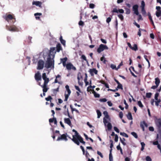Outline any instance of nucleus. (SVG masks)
Instances as JSON below:
<instances>
[{
    "label": "nucleus",
    "instance_id": "nucleus-1",
    "mask_svg": "<svg viewBox=\"0 0 161 161\" xmlns=\"http://www.w3.org/2000/svg\"><path fill=\"white\" fill-rule=\"evenodd\" d=\"M75 135H73V138L71 140L76 144L78 145H79L80 142L84 145H85V142L83 141V138L81 136L79 135L78 132L76 131Z\"/></svg>",
    "mask_w": 161,
    "mask_h": 161
},
{
    "label": "nucleus",
    "instance_id": "nucleus-2",
    "mask_svg": "<svg viewBox=\"0 0 161 161\" xmlns=\"http://www.w3.org/2000/svg\"><path fill=\"white\" fill-rule=\"evenodd\" d=\"M54 62L53 58L51 57H48L45 64V67L47 69H49L52 66V67L53 68L54 67Z\"/></svg>",
    "mask_w": 161,
    "mask_h": 161
},
{
    "label": "nucleus",
    "instance_id": "nucleus-3",
    "mask_svg": "<svg viewBox=\"0 0 161 161\" xmlns=\"http://www.w3.org/2000/svg\"><path fill=\"white\" fill-rule=\"evenodd\" d=\"M108 49V47L106 45L103 44H101L99 45V47L97 48V51L98 53H100L104 50Z\"/></svg>",
    "mask_w": 161,
    "mask_h": 161
},
{
    "label": "nucleus",
    "instance_id": "nucleus-4",
    "mask_svg": "<svg viewBox=\"0 0 161 161\" xmlns=\"http://www.w3.org/2000/svg\"><path fill=\"white\" fill-rule=\"evenodd\" d=\"M155 124L158 131L161 130V119H156L155 120Z\"/></svg>",
    "mask_w": 161,
    "mask_h": 161
},
{
    "label": "nucleus",
    "instance_id": "nucleus-5",
    "mask_svg": "<svg viewBox=\"0 0 161 161\" xmlns=\"http://www.w3.org/2000/svg\"><path fill=\"white\" fill-rule=\"evenodd\" d=\"M56 52V51L55 50V47H51L48 57H51L53 58H54Z\"/></svg>",
    "mask_w": 161,
    "mask_h": 161
},
{
    "label": "nucleus",
    "instance_id": "nucleus-6",
    "mask_svg": "<svg viewBox=\"0 0 161 161\" xmlns=\"http://www.w3.org/2000/svg\"><path fill=\"white\" fill-rule=\"evenodd\" d=\"M6 29L7 30L11 31H18V28L14 25L10 26L7 25Z\"/></svg>",
    "mask_w": 161,
    "mask_h": 161
},
{
    "label": "nucleus",
    "instance_id": "nucleus-7",
    "mask_svg": "<svg viewBox=\"0 0 161 161\" xmlns=\"http://www.w3.org/2000/svg\"><path fill=\"white\" fill-rule=\"evenodd\" d=\"M44 65V61L41 59L39 60L37 63V69L39 70L42 69L43 68Z\"/></svg>",
    "mask_w": 161,
    "mask_h": 161
},
{
    "label": "nucleus",
    "instance_id": "nucleus-8",
    "mask_svg": "<svg viewBox=\"0 0 161 161\" xmlns=\"http://www.w3.org/2000/svg\"><path fill=\"white\" fill-rule=\"evenodd\" d=\"M3 18L8 22L9 20L14 19L15 20V19L14 17V16L11 14H8L3 17Z\"/></svg>",
    "mask_w": 161,
    "mask_h": 161
},
{
    "label": "nucleus",
    "instance_id": "nucleus-9",
    "mask_svg": "<svg viewBox=\"0 0 161 161\" xmlns=\"http://www.w3.org/2000/svg\"><path fill=\"white\" fill-rule=\"evenodd\" d=\"M66 68L68 70H70L71 69L74 70H76V68L70 63L66 64Z\"/></svg>",
    "mask_w": 161,
    "mask_h": 161
},
{
    "label": "nucleus",
    "instance_id": "nucleus-10",
    "mask_svg": "<svg viewBox=\"0 0 161 161\" xmlns=\"http://www.w3.org/2000/svg\"><path fill=\"white\" fill-rule=\"evenodd\" d=\"M61 140H64L66 141L68 140V139L67 138V136L65 134H63L60 136H58L57 141H59Z\"/></svg>",
    "mask_w": 161,
    "mask_h": 161
},
{
    "label": "nucleus",
    "instance_id": "nucleus-11",
    "mask_svg": "<svg viewBox=\"0 0 161 161\" xmlns=\"http://www.w3.org/2000/svg\"><path fill=\"white\" fill-rule=\"evenodd\" d=\"M138 6L137 5H134L133 7V10L134 11V13L136 15H138L139 12L138 10Z\"/></svg>",
    "mask_w": 161,
    "mask_h": 161
},
{
    "label": "nucleus",
    "instance_id": "nucleus-12",
    "mask_svg": "<svg viewBox=\"0 0 161 161\" xmlns=\"http://www.w3.org/2000/svg\"><path fill=\"white\" fill-rule=\"evenodd\" d=\"M35 78L37 81L42 80L41 76L39 72H38L35 74Z\"/></svg>",
    "mask_w": 161,
    "mask_h": 161
},
{
    "label": "nucleus",
    "instance_id": "nucleus-13",
    "mask_svg": "<svg viewBox=\"0 0 161 161\" xmlns=\"http://www.w3.org/2000/svg\"><path fill=\"white\" fill-rule=\"evenodd\" d=\"M144 126L147 127H148L147 124L146 123V122L144 121L142 122H141L140 123V127L142 129V130L143 131H144L145 130Z\"/></svg>",
    "mask_w": 161,
    "mask_h": 161
},
{
    "label": "nucleus",
    "instance_id": "nucleus-14",
    "mask_svg": "<svg viewBox=\"0 0 161 161\" xmlns=\"http://www.w3.org/2000/svg\"><path fill=\"white\" fill-rule=\"evenodd\" d=\"M161 8L160 6H157L156 7V9L157 11L156 12V15L157 17H159L160 14L161 13Z\"/></svg>",
    "mask_w": 161,
    "mask_h": 161
},
{
    "label": "nucleus",
    "instance_id": "nucleus-15",
    "mask_svg": "<svg viewBox=\"0 0 161 161\" xmlns=\"http://www.w3.org/2000/svg\"><path fill=\"white\" fill-rule=\"evenodd\" d=\"M112 13H118V12L121 13L123 14L124 13V10L122 9H119L118 10L117 8H113V10H112Z\"/></svg>",
    "mask_w": 161,
    "mask_h": 161
},
{
    "label": "nucleus",
    "instance_id": "nucleus-16",
    "mask_svg": "<svg viewBox=\"0 0 161 161\" xmlns=\"http://www.w3.org/2000/svg\"><path fill=\"white\" fill-rule=\"evenodd\" d=\"M64 123L67 124L68 125H69L70 126H71L72 125V124L71 122V121L69 118H65L64 119Z\"/></svg>",
    "mask_w": 161,
    "mask_h": 161
},
{
    "label": "nucleus",
    "instance_id": "nucleus-17",
    "mask_svg": "<svg viewBox=\"0 0 161 161\" xmlns=\"http://www.w3.org/2000/svg\"><path fill=\"white\" fill-rule=\"evenodd\" d=\"M56 52H59L61 50H62V47L60 43H58L56 46Z\"/></svg>",
    "mask_w": 161,
    "mask_h": 161
},
{
    "label": "nucleus",
    "instance_id": "nucleus-18",
    "mask_svg": "<svg viewBox=\"0 0 161 161\" xmlns=\"http://www.w3.org/2000/svg\"><path fill=\"white\" fill-rule=\"evenodd\" d=\"M32 4L33 5H35L36 6H38L40 7H42V3L41 2L39 1H34L33 2Z\"/></svg>",
    "mask_w": 161,
    "mask_h": 161
},
{
    "label": "nucleus",
    "instance_id": "nucleus-19",
    "mask_svg": "<svg viewBox=\"0 0 161 161\" xmlns=\"http://www.w3.org/2000/svg\"><path fill=\"white\" fill-rule=\"evenodd\" d=\"M41 86L43 88V92H47L49 88L47 87V85H43V86Z\"/></svg>",
    "mask_w": 161,
    "mask_h": 161
},
{
    "label": "nucleus",
    "instance_id": "nucleus-20",
    "mask_svg": "<svg viewBox=\"0 0 161 161\" xmlns=\"http://www.w3.org/2000/svg\"><path fill=\"white\" fill-rule=\"evenodd\" d=\"M49 122L50 123L54 122V124L56 125L57 124V120L55 118L53 117V119H50L49 120Z\"/></svg>",
    "mask_w": 161,
    "mask_h": 161
},
{
    "label": "nucleus",
    "instance_id": "nucleus-21",
    "mask_svg": "<svg viewBox=\"0 0 161 161\" xmlns=\"http://www.w3.org/2000/svg\"><path fill=\"white\" fill-rule=\"evenodd\" d=\"M148 16L149 19L151 24L153 25L154 26L153 21V20L152 17L151 16V14L150 13H148Z\"/></svg>",
    "mask_w": 161,
    "mask_h": 161
},
{
    "label": "nucleus",
    "instance_id": "nucleus-22",
    "mask_svg": "<svg viewBox=\"0 0 161 161\" xmlns=\"http://www.w3.org/2000/svg\"><path fill=\"white\" fill-rule=\"evenodd\" d=\"M42 15L41 13H37L34 14V16H36V18L37 20H40V18L39 16H37V15L41 16Z\"/></svg>",
    "mask_w": 161,
    "mask_h": 161
},
{
    "label": "nucleus",
    "instance_id": "nucleus-23",
    "mask_svg": "<svg viewBox=\"0 0 161 161\" xmlns=\"http://www.w3.org/2000/svg\"><path fill=\"white\" fill-rule=\"evenodd\" d=\"M92 93L94 94V96L96 98H98L100 97V95L97 93L94 90H92Z\"/></svg>",
    "mask_w": 161,
    "mask_h": 161
},
{
    "label": "nucleus",
    "instance_id": "nucleus-24",
    "mask_svg": "<svg viewBox=\"0 0 161 161\" xmlns=\"http://www.w3.org/2000/svg\"><path fill=\"white\" fill-rule=\"evenodd\" d=\"M127 119L129 120H132V117L131 115V114L130 112H129L128 113V114L127 115Z\"/></svg>",
    "mask_w": 161,
    "mask_h": 161
},
{
    "label": "nucleus",
    "instance_id": "nucleus-25",
    "mask_svg": "<svg viewBox=\"0 0 161 161\" xmlns=\"http://www.w3.org/2000/svg\"><path fill=\"white\" fill-rule=\"evenodd\" d=\"M160 82V80L159 78L157 77L155 78V84L156 85L158 86Z\"/></svg>",
    "mask_w": 161,
    "mask_h": 161
},
{
    "label": "nucleus",
    "instance_id": "nucleus-26",
    "mask_svg": "<svg viewBox=\"0 0 161 161\" xmlns=\"http://www.w3.org/2000/svg\"><path fill=\"white\" fill-rule=\"evenodd\" d=\"M131 49L135 51H136L138 50L137 45L136 44H134L133 45V47H132Z\"/></svg>",
    "mask_w": 161,
    "mask_h": 161
},
{
    "label": "nucleus",
    "instance_id": "nucleus-27",
    "mask_svg": "<svg viewBox=\"0 0 161 161\" xmlns=\"http://www.w3.org/2000/svg\"><path fill=\"white\" fill-rule=\"evenodd\" d=\"M90 72L91 74V75H92V73L93 72L95 74H97V71L95 69H93L90 70Z\"/></svg>",
    "mask_w": 161,
    "mask_h": 161
},
{
    "label": "nucleus",
    "instance_id": "nucleus-28",
    "mask_svg": "<svg viewBox=\"0 0 161 161\" xmlns=\"http://www.w3.org/2000/svg\"><path fill=\"white\" fill-rule=\"evenodd\" d=\"M117 149L118 150H119L120 151L121 154L122 155L123 154V151H122V149L121 148V147H120V144H119V145L117 146Z\"/></svg>",
    "mask_w": 161,
    "mask_h": 161
},
{
    "label": "nucleus",
    "instance_id": "nucleus-29",
    "mask_svg": "<svg viewBox=\"0 0 161 161\" xmlns=\"http://www.w3.org/2000/svg\"><path fill=\"white\" fill-rule=\"evenodd\" d=\"M65 87L66 88V90L68 92V93L69 94H70L71 92L69 88V86L68 85H67L65 86Z\"/></svg>",
    "mask_w": 161,
    "mask_h": 161
},
{
    "label": "nucleus",
    "instance_id": "nucleus-30",
    "mask_svg": "<svg viewBox=\"0 0 161 161\" xmlns=\"http://www.w3.org/2000/svg\"><path fill=\"white\" fill-rule=\"evenodd\" d=\"M96 112H97V118H99L101 116V115H102L100 111V110H97L96 111Z\"/></svg>",
    "mask_w": 161,
    "mask_h": 161
},
{
    "label": "nucleus",
    "instance_id": "nucleus-31",
    "mask_svg": "<svg viewBox=\"0 0 161 161\" xmlns=\"http://www.w3.org/2000/svg\"><path fill=\"white\" fill-rule=\"evenodd\" d=\"M59 87H58L57 89H53V92L54 94L56 95L57 94V92L59 91Z\"/></svg>",
    "mask_w": 161,
    "mask_h": 161
},
{
    "label": "nucleus",
    "instance_id": "nucleus-32",
    "mask_svg": "<svg viewBox=\"0 0 161 161\" xmlns=\"http://www.w3.org/2000/svg\"><path fill=\"white\" fill-rule=\"evenodd\" d=\"M64 115H68V116L69 118H71V119H72V116H70V114H69V111H68V109H67V112H64Z\"/></svg>",
    "mask_w": 161,
    "mask_h": 161
},
{
    "label": "nucleus",
    "instance_id": "nucleus-33",
    "mask_svg": "<svg viewBox=\"0 0 161 161\" xmlns=\"http://www.w3.org/2000/svg\"><path fill=\"white\" fill-rule=\"evenodd\" d=\"M107 128L108 130H111L112 128V125L110 123H108L107 125Z\"/></svg>",
    "mask_w": 161,
    "mask_h": 161
},
{
    "label": "nucleus",
    "instance_id": "nucleus-34",
    "mask_svg": "<svg viewBox=\"0 0 161 161\" xmlns=\"http://www.w3.org/2000/svg\"><path fill=\"white\" fill-rule=\"evenodd\" d=\"M77 78L78 80H80V79L82 78V76L81 75L80 73L79 72L78 73Z\"/></svg>",
    "mask_w": 161,
    "mask_h": 161
},
{
    "label": "nucleus",
    "instance_id": "nucleus-35",
    "mask_svg": "<svg viewBox=\"0 0 161 161\" xmlns=\"http://www.w3.org/2000/svg\"><path fill=\"white\" fill-rule=\"evenodd\" d=\"M120 134L121 135H122L123 136L125 137H128V135L124 132H120Z\"/></svg>",
    "mask_w": 161,
    "mask_h": 161
},
{
    "label": "nucleus",
    "instance_id": "nucleus-36",
    "mask_svg": "<svg viewBox=\"0 0 161 161\" xmlns=\"http://www.w3.org/2000/svg\"><path fill=\"white\" fill-rule=\"evenodd\" d=\"M68 58L67 57H65L63 58H61V61L62 63H66V61H67Z\"/></svg>",
    "mask_w": 161,
    "mask_h": 161
},
{
    "label": "nucleus",
    "instance_id": "nucleus-37",
    "mask_svg": "<svg viewBox=\"0 0 161 161\" xmlns=\"http://www.w3.org/2000/svg\"><path fill=\"white\" fill-rule=\"evenodd\" d=\"M103 114L105 115V118L107 119H108L109 118V115L108 114V113L106 111H104L103 112Z\"/></svg>",
    "mask_w": 161,
    "mask_h": 161
},
{
    "label": "nucleus",
    "instance_id": "nucleus-38",
    "mask_svg": "<svg viewBox=\"0 0 161 161\" xmlns=\"http://www.w3.org/2000/svg\"><path fill=\"white\" fill-rule=\"evenodd\" d=\"M141 11L142 14L143 15H144L146 14V12L145 9L144 8H142Z\"/></svg>",
    "mask_w": 161,
    "mask_h": 161
},
{
    "label": "nucleus",
    "instance_id": "nucleus-39",
    "mask_svg": "<svg viewBox=\"0 0 161 161\" xmlns=\"http://www.w3.org/2000/svg\"><path fill=\"white\" fill-rule=\"evenodd\" d=\"M44 80V82L43 85H47V83H48L49 81V78H47Z\"/></svg>",
    "mask_w": 161,
    "mask_h": 161
},
{
    "label": "nucleus",
    "instance_id": "nucleus-40",
    "mask_svg": "<svg viewBox=\"0 0 161 161\" xmlns=\"http://www.w3.org/2000/svg\"><path fill=\"white\" fill-rule=\"evenodd\" d=\"M70 94H69L68 93V94H65V99L64 100V101H67L69 97Z\"/></svg>",
    "mask_w": 161,
    "mask_h": 161
},
{
    "label": "nucleus",
    "instance_id": "nucleus-41",
    "mask_svg": "<svg viewBox=\"0 0 161 161\" xmlns=\"http://www.w3.org/2000/svg\"><path fill=\"white\" fill-rule=\"evenodd\" d=\"M60 77H61V76L59 75H58L57 76H56V79H55V80H54V83H59V82H58L57 79L58 78H60Z\"/></svg>",
    "mask_w": 161,
    "mask_h": 161
},
{
    "label": "nucleus",
    "instance_id": "nucleus-42",
    "mask_svg": "<svg viewBox=\"0 0 161 161\" xmlns=\"http://www.w3.org/2000/svg\"><path fill=\"white\" fill-rule=\"evenodd\" d=\"M131 134L135 138H138V136L136 132H132L131 133Z\"/></svg>",
    "mask_w": 161,
    "mask_h": 161
},
{
    "label": "nucleus",
    "instance_id": "nucleus-43",
    "mask_svg": "<svg viewBox=\"0 0 161 161\" xmlns=\"http://www.w3.org/2000/svg\"><path fill=\"white\" fill-rule=\"evenodd\" d=\"M125 14H129L130 12V9L128 8H125Z\"/></svg>",
    "mask_w": 161,
    "mask_h": 161
},
{
    "label": "nucleus",
    "instance_id": "nucleus-44",
    "mask_svg": "<svg viewBox=\"0 0 161 161\" xmlns=\"http://www.w3.org/2000/svg\"><path fill=\"white\" fill-rule=\"evenodd\" d=\"M137 15L138 16V19H137V20L138 21H139L140 20H143V18H142L141 14H139L138 15Z\"/></svg>",
    "mask_w": 161,
    "mask_h": 161
},
{
    "label": "nucleus",
    "instance_id": "nucleus-45",
    "mask_svg": "<svg viewBox=\"0 0 161 161\" xmlns=\"http://www.w3.org/2000/svg\"><path fill=\"white\" fill-rule=\"evenodd\" d=\"M118 16L121 21H123L124 20V17L123 16L122 14H118Z\"/></svg>",
    "mask_w": 161,
    "mask_h": 161
},
{
    "label": "nucleus",
    "instance_id": "nucleus-46",
    "mask_svg": "<svg viewBox=\"0 0 161 161\" xmlns=\"http://www.w3.org/2000/svg\"><path fill=\"white\" fill-rule=\"evenodd\" d=\"M156 100V101H155V105L156 106H158L159 105V103L161 102V100L160 99H158Z\"/></svg>",
    "mask_w": 161,
    "mask_h": 161
},
{
    "label": "nucleus",
    "instance_id": "nucleus-47",
    "mask_svg": "<svg viewBox=\"0 0 161 161\" xmlns=\"http://www.w3.org/2000/svg\"><path fill=\"white\" fill-rule=\"evenodd\" d=\"M152 95V93L151 92L147 93L146 96L147 98H149L151 97Z\"/></svg>",
    "mask_w": 161,
    "mask_h": 161
},
{
    "label": "nucleus",
    "instance_id": "nucleus-48",
    "mask_svg": "<svg viewBox=\"0 0 161 161\" xmlns=\"http://www.w3.org/2000/svg\"><path fill=\"white\" fill-rule=\"evenodd\" d=\"M138 105L141 108H142L143 107V104H142L141 102L140 101H138Z\"/></svg>",
    "mask_w": 161,
    "mask_h": 161
},
{
    "label": "nucleus",
    "instance_id": "nucleus-49",
    "mask_svg": "<svg viewBox=\"0 0 161 161\" xmlns=\"http://www.w3.org/2000/svg\"><path fill=\"white\" fill-rule=\"evenodd\" d=\"M52 97L50 96H49L48 97H46L45 98V100L47 101H51V100H52Z\"/></svg>",
    "mask_w": 161,
    "mask_h": 161
},
{
    "label": "nucleus",
    "instance_id": "nucleus-50",
    "mask_svg": "<svg viewBox=\"0 0 161 161\" xmlns=\"http://www.w3.org/2000/svg\"><path fill=\"white\" fill-rule=\"evenodd\" d=\"M124 104L125 105V108L126 109H127L128 108V105L127 103H126V101L125 100H124Z\"/></svg>",
    "mask_w": 161,
    "mask_h": 161
},
{
    "label": "nucleus",
    "instance_id": "nucleus-51",
    "mask_svg": "<svg viewBox=\"0 0 161 161\" xmlns=\"http://www.w3.org/2000/svg\"><path fill=\"white\" fill-rule=\"evenodd\" d=\"M79 25L80 26H83L84 25V23L82 20H80L78 23Z\"/></svg>",
    "mask_w": 161,
    "mask_h": 161
},
{
    "label": "nucleus",
    "instance_id": "nucleus-52",
    "mask_svg": "<svg viewBox=\"0 0 161 161\" xmlns=\"http://www.w3.org/2000/svg\"><path fill=\"white\" fill-rule=\"evenodd\" d=\"M122 87H123V86H122V85L120 83L118 85V86H117V89H123Z\"/></svg>",
    "mask_w": 161,
    "mask_h": 161
},
{
    "label": "nucleus",
    "instance_id": "nucleus-53",
    "mask_svg": "<svg viewBox=\"0 0 161 161\" xmlns=\"http://www.w3.org/2000/svg\"><path fill=\"white\" fill-rule=\"evenodd\" d=\"M42 78L43 80L47 78L46 74L45 73H43L42 74Z\"/></svg>",
    "mask_w": 161,
    "mask_h": 161
},
{
    "label": "nucleus",
    "instance_id": "nucleus-54",
    "mask_svg": "<svg viewBox=\"0 0 161 161\" xmlns=\"http://www.w3.org/2000/svg\"><path fill=\"white\" fill-rule=\"evenodd\" d=\"M159 94L157 92L155 93V95L154 98L156 100H157L158 99V97L159 96Z\"/></svg>",
    "mask_w": 161,
    "mask_h": 161
},
{
    "label": "nucleus",
    "instance_id": "nucleus-55",
    "mask_svg": "<svg viewBox=\"0 0 161 161\" xmlns=\"http://www.w3.org/2000/svg\"><path fill=\"white\" fill-rule=\"evenodd\" d=\"M99 101L100 102H106L107 101V100L105 98H102V99H99Z\"/></svg>",
    "mask_w": 161,
    "mask_h": 161
},
{
    "label": "nucleus",
    "instance_id": "nucleus-56",
    "mask_svg": "<svg viewBox=\"0 0 161 161\" xmlns=\"http://www.w3.org/2000/svg\"><path fill=\"white\" fill-rule=\"evenodd\" d=\"M80 148L82 151L83 154H85V150L84 147L82 146H80Z\"/></svg>",
    "mask_w": 161,
    "mask_h": 161
},
{
    "label": "nucleus",
    "instance_id": "nucleus-57",
    "mask_svg": "<svg viewBox=\"0 0 161 161\" xmlns=\"http://www.w3.org/2000/svg\"><path fill=\"white\" fill-rule=\"evenodd\" d=\"M80 148L82 151L83 154H85V150L84 147L82 146H80Z\"/></svg>",
    "mask_w": 161,
    "mask_h": 161
},
{
    "label": "nucleus",
    "instance_id": "nucleus-58",
    "mask_svg": "<svg viewBox=\"0 0 161 161\" xmlns=\"http://www.w3.org/2000/svg\"><path fill=\"white\" fill-rule=\"evenodd\" d=\"M111 18L110 17H109L107 19L106 21L107 23H109L111 21Z\"/></svg>",
    "mask_w": 161,
    "mask_h": 161
},
{
    "label": "nucleus",
    "instance_id": "nucleus-59",
    "mask_svg": "<svg viewBox=\"0 0 161 161\" xmlns=\"http://www.w3.org/2000/svg\"><path fill=\"white\" fill-rule=\"evenodd\" d=\"M95 5L93 3H90L89 4V8H93L95 7Z\"/></svg>",
    "mask_w": 161,
    "mask_h": 161
},
{
    "label": "nucleus",
    "instance_id": "nucleus-60",
    "mask_svg": "<svg viewBox=\"0 0 161 161\" xmlns=\"http://www.w3.org/2000/svg\"><path fill=\"white\" fill-rule=\"evenodd\" d=\"M110 67L112 69H115L116 70V67L115 65L111 64L110 65Z\"/></svg>",
    "mask_w": 161,
    "mask_h": 161
},
{
    "label": "nucleus",
    "instance_id": "nucleus-61",
    "mask_svg": "<svg viewBox=\"0 0 161 161\" xmlns=\"http://www.w3.org/2000/svg\"><path fill=\"white\" fill-rule=\"evenodd\" d=\"M97 154L99 155L101 157V158H103V155L100 152H99V151H97Z\"/></svg>",
    "mask_w": 161,
    "mask_h": 161
},
{
    "label": "nucleus",
    "instance_id": "nucleus-62",
    "mask_svg": "<svg viewBox=\"0 0 161 161\" xmlns=\"http://www.w3.org/2000/svg\"><path fill=\"white\" fill-rule=\"evenodd\" d=\"M81 58L84 60L86 61V62H87V60L86 58L85 55H82L81 56Z\"/></svg>",
    "mask_w": 161,
    "mask_h": 161
},
{
    "label": "nucleus",
    "instance_id": "nucleus-63",
    "mask_svg": "<svg viewBox=\"0 0 161 161\" xmlns=\"http://www.w3.org/2000/svg\"><path fill=\"white\" fill-rule=\"evenodd\" d=\"M146 159L147 161H151L152 159L149 156L146 157Z\"/></svg>",
    "mask_w": 161,
    "mask_h": 161
},
{
    "label": "nucleus",
    "instance_id": "nucleus-64",
    "mask_svg": "<svg viewBox=\"0 0 161 161\" xmlns=\"http://www.w3.org/2000/svg\"><path fill=\"white\" fill-rule=\"evenodd\" d=\"M109 161H113V157L112 155V153H109Z\"/></svg>",
    "mask_w": 161,
    "mask_h": 161
}]
</instances>
